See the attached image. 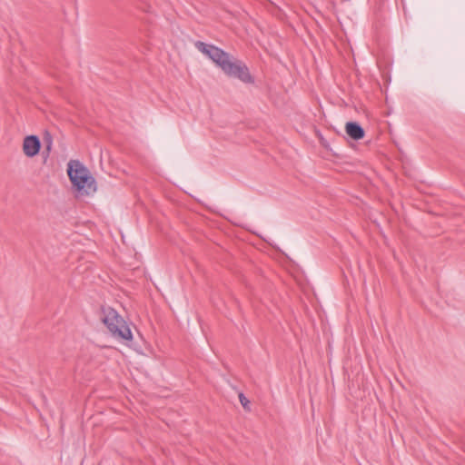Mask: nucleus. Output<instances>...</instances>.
Wrapping results in <instances>:
<instances>
[{
	"instance_id": "3",
	"label": "nucleus",
	"mask_w": 465,
	"mask_h": 465,
	"mask_svg": "<svg viewBox=\"0 0 465 465\" xmlns=\"http://www.w3.org/2000/svg\"><path fill=\"white\" fill-rule=\"evenodd\" d=\"M216 65L220 67L228 77L238 79L244 84L254 83V78L251 74L245 63L227 52H225V55L222 57Z\"/></svg>"
},
{
	"instance_id": "9",
	"label": "nucleus",
	"mask_w": 465,
	"mask_h": 465,
	"mask_svg": "<svg viewBox=\"0 0 465 465\" xmlns=\"http://www.w3.org/2000/svg\"><path fill=\"white\" fill-rule=\"evenodd\" d=\"M45 142L46 143L45 151H46V153L48 154L49 152L51 151V147H52V139H51V137L49 136L48 138H45Z\"/></svg>"
},
{
	"instance_id": "6",
	"label": "nucleus",
	"mask_w": 465,
	"mask_h": 465,
	"mask_svg": "<svg viewBox=\"0 0 465 465\" xmlns=\"http://www.w3.org/2000/svg\"><path fill=\"white\" fill-rule=\"evenodd\" d=\"M41 149V141L37 135L31 134L25 137L23 142V152L27 157H35Z\"/></svg>"
},
{
	"instance_id": "4",
	"label": "nucleus",
	"mask_w": 465,
	"mask_h": 465,
	"mask_svg": "<svg viewBox=\"0 0 465 465\" xmlns=\"http://www.w3.org/2000/svg\"><path fill=\"white\" fill-rule=\"evenodd\" d=\"M102 322L107 327L111 334L116 339L132 341L133 334L130 327L116 310L111 307L102 308Z\"/></svg>"
},
{
	"instance_id": "7",
	"label": "nucleus",
	"mask_w": 465,
	"mask_h": 465,
	"mask_svg": "<svg viewBox=\"0 0 465 465\" xmlns=\"http://www.w3.org/2000/svg\"><path fill=\"white\" fill-rule=\"evenodd\" d=\"M346 134L353 140L358 141L364 137L365 131L357 122H348L345 125Z\"/></svg>"
},
{
	"instance_id": "2",
	"label": "nucleus",
	"mask_w": 465,
	"mask_h": 465,
	"mask_svg": "<svg viewBox=\"0 0 465 465\" xmlns=\"http://www.w3.org/2000/svg\"><path fill=\"white\" fill-rule=\"evenodd\" d=\"M216 65L220 67L228 77L238 79L244 84L254 83V78L251 74L245 63L227 52H225V55L222 57Z\"/></svg>"
},
{
	"instance_id": "5",
	"label": "nucleus",
	"mask_w": 465,
	"mask_h": 465,
	"mask_svg": "<svg viewBox=\"0 0 465 465\" xmlns=\"http://www.w3.org/2000/svg\"><path fill=\"white\" fill-rule=\"evenodd\" d=\"M194 46L198 51L210 58L215 64H217L222 57L225 55V51L222 48L202 41H196L194 43Z\"/></svg>"
},
{
	"instance_id": "1",
	"label": "nucleus",
	"mask_w": 465,
	"mask_h": 465,
	"mask_svg": "<svg viewBox=\"0 0 465 465\" xmlns=\"http://www.w3.org/2000/svg\"><path fill=\"white\" fill-rule=\"evenodd\" d=\"M67 175L76 197L89 196L96 192L95 179L80 161H69Z\"/></svg>"
},
{
	"instance_id": "8",
	"label": "nucleus",
	"mask_w": 465,
	"mask_h": 465,
	"mask_svg": "<svg viewBox=\"0 0 465 465\" xmlns=\"http://www.w3.org/2000/svg\"><path fill=\"white\" fill-rule=\"evenodd\" d=\"M239 401L245 411H251L250 401L245 397V395L242 392L239 393Z\"/></svg>"
}]
</instances>
